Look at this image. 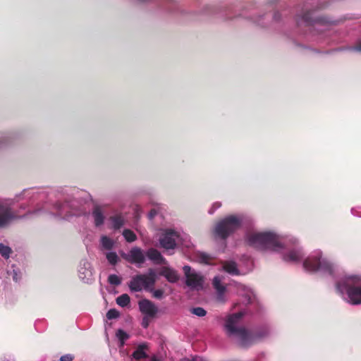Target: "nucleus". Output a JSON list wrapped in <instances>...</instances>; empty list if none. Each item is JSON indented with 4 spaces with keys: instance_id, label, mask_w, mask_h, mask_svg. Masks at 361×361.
Masks as SVG:
<instances>
[{
    "instance_id": "nucleus-1",
    "label": "nucleus",
    "mask_w": 361,
    "mask_h": 361,
    "mask_svg": "<svg viewBox=\"0 0 361 361\" xmlns=\"http://www.w3.org/2000/svg\"><path fill=\"white\" fill-rule=\"evenodd\" d=\"M245 240L249 245L258 250L279 254L286 262H300L305 256L299 240L293 235H281L274 231H251L247 233Z\"/></svg>"
},
{
    "instance_id": "nucleus-2",
    "label": "nucleus",
    "mask_w": 361,
    "mask_h": 361,
    "mask_svg": "<svg viewBox=\"0 0 361 361\" xmlns=\"http://www.w3.org/2000/svg\"><path fill=\"white\" fill-rule=\"evenodd\" d=\"M245 314V312L240 310L237 313L228 315L224 324L226 334L235 338L238 343L243 347L247 346L254 338L261 339L269 336L272 331L271 326L266 324L259 327L252 336L241 324L242 318Z\"/></svg>"
},
{
    "instance_id": "nucleus-3",
    "label": "nucleus",
    "mask_w": 361,
    "mask_h": 361,
    "mask_svg": "<svg viewBox=\"0 0 361 361\" xmlns=\"http://www.w3.org/2000/svg\"><path fill=\"white\" fill-rule=\"evenodd\" d=\"M38 194V190L35 188L24 189L15 195L14 197H0V228L10 226L15 221L21 219L32 214L42 212L40 209L28 212L25 215H20L18 210H14L13 206L20 200H31Z\"/></svg>"
},
{
    "instance_id": "nucleus-4",
    "label": "nucleus",
    "mask_w": 361,
    "mask_h": 361,
    "mask_svg": "<svg viewBox=\"0 0 361 361\" xmlns=\"http://www.w3.org/2000/svg\"><path fill=\"white\" fill-rule=\"evenodd\" d=\"M304 269L310 273L334 277L339 271L338 265L329 259L320 249L312 251L302 262Z\"/></svg>"
},
{
    "instance_id": "nucleus-5",
    "label": "nucleus",
    "mask_w": 361,
    "mask_h": 361,
    "mask_svg": "<svg viewBox=\"0 0 361 361\" xmlns=\"http://www.w3.org/2000/svg\"><path fill=\"white\" fill-rule=\"evenodd\" d=\"M336 292L352 305H361V274H345L336 282Z\"/></svg>"
},
{
    "instance_id": "nucleus-6",
    "label": "nucleus",
    "mask_w": 361,
    "mask_h": 361,
    "mask_svg": "<svg viewBox=\"0 0 361 361\" xmlns=\"http://www.w3.org/2000/svg\"><path fill=\"white\" fill-rule=\"evenodd\" d=\"M245 221L243 214L229 215L219 221L213 229V235L216 240H222L226 247V238L238 230Z\"/></svg>"
},
{
    "instance_id": "nucleus-7",
    "label": "nucleus",
    "mask_w": 361,
    "mask_h": 361,
    "mask_svg": "<svg viewBox=\"0 0 361 361\" xmlns=\"http://www.w3.org/2000/svg\"><path fill=\"white\" fill-rule=\"evenodd\" d=\"M156 280V271L149 269L147 274L133 276L128 283V287L131 292H140L142 290H148L150 288H153Z\"/></svg>"
},
{
    "instance_id": "nucleus-8",
    "label": "nucleus",
    "mask_w": 361,
    "mask_h": 361,
    "mask_svg": "<svg viewBox=\"0 0 361 361\" xmlns=\"http://www.w3.org/2000/svg\"><path fill=\"white\" fill-rule=\"evenodd\" d=\"M54 208L55 212L52 214L64 219L80 216L84 213L80 209L79 202L76 200H71L64 202H57L54 204Z\"/></svg>"
},
{
    "instance_id": "nucleus-9",
    "label": "nucleus",
    "mask_w": 361,
    "mask_h": 361,
    "mask_svg": "<svg viewBox=\"0 0 361 361\" xmlns=\"http://www.w3.org/2000/svg\"><path fill=\"white\" fill-rule=\"evenodd\" d=\"M182 240L180 233L173 229L163 230L159 237L160 247L167 251L175 249Z\"/></svg>"
},
{
    "instance_id": "nucleus-10",
    "label": "nucleus",
    "mask_w": 361,
    "mask_h": 361,
    "mask_svg": "<svg viewBox=\"0 0 361 361\" xmlns=\"http://www.w3.org/2000/svg\"><path fill=\"white\" fill-rule=\"evenodd\" d=\"M185 277V284L192 290H202L204 286V278L194 269H191L190 266L183 267Z\"/></svg>"
},
{
    "instance_id": "nucleus-11",
    "label": "nucleus",
    "mask_w": 361,
    "mask_h": 361,
    "mask_svg": "<svg viewBox=\"0 0 361 361\" xmlns=\"http://www.w3.org/2000/svg\"><path fill=\"white\" fill-rule=\"evenodd\" d=\"M252 269V262L249 257L246 258V268L245 269L240 268L235 262L232 259L226 260L222 263V269L231 275L245 274Z\"/></svg>"
},
{
    "instance_id": "nucleus-12",
    "label": "nucleus",
    "mask_w": 361,
    "mask_h": 361,
    "mask_svg": "<svg viewBox=\"0 0 361 361\" xmlns=\"http://www.w3.org/2000/svg\"><path fill=\"white\" fill-rule=\"evenodd\" d=\"M121 257L128 262L140 267L145 262V253L138 247H132L128 252H122Z\"/></svg>"
},
{
    "instance_id": "nucleus-13",
    "label": "nucleus",
    "mask_w": 361,
    "mask_h": 361,
    "mask_svg": "<svg viewBox=\"0 0 361 361\" xmlns=\"http://www.w3.org/2000/svg\"><path fill=\"white\" fill-rule=\"evenodd\" d=\"M78 277L84 283H90L94 279V271L90 262L82 259L78 267Z\"/></svg>"
},
{
    "instance_id": "nucleus-14",
    "label": "nucleus",
    "mask_w": 361,
    "mask_h": 361,
    "mask_svg": "<svg viewBox=\"0 0 361 361\" xmlns=\"http://www.w3.org/2000/svg\"><path fill=\"white\" fill-rule=\"evenodd\" d=\"M139 310L146 316L154 317L158 312L157 307L149 300L142 299L138 302Z\"/></svg>"
},
{
    "instance_id": "nucleus-15",
    "label": "nucleus",
    "mask_w": 361,
    "mask_h": 361,
    "mask_svg": "<svg viewBox=\"0 0 361 361\" xmlns=\"http://www.w3.org/2000/svg\"><path fill=\"white\" fill-rule=\"evenodd\" d=\"M236 288L237 293L242 298L244 305L251 303L255 299L254 293L250 288L240 283H238Z\"/></svg>"
},
{
    "instance_id": "nucleus-16",
    "label": "nucleus",
    "mask_w": 361,
    "mask_h": 361,
    "mask_svg": "<svg viewBox=\"0 0 361 361\" xmlns=\"http://www.w3.org/2000/svg\"><path fill=\"white\" fill-rule=\"evenodd\" d=\"M212 285L216 292V300L220 302H224L226 298L224 293L226 292V286L222 283V276H216L212 281Z\"/></svg>"
},
{
    "instance_id": "nucleus-17",
    "label": "nucleus",
    "mask_w": 361,
    "mask_h": 361,
    "mask_svg": "<svg viewBox=\"0 0 361 361\" xmlns=\"http://www.w3.org/2000/svg\"><path fill=\"white\" fill-rule=\"evenodd\" d=\"M312 13L307 12L303 14L301 18L298 19L299 22H304L306 24H313L314 26H319L322 25H326L330 23L329 20L323 17H319L315 19H313L312 17Z\"/></svg>"
},
{
    "instance_id": "nucleus-18",
    "label": "nucleus",
    "mask_w": 361,
    "mask_h": 361,
    "mask_svg": "<svg viewBox=\"0 0 361 361\" xmlns=\"http://www.w3.org/2000/svg\"><path fill=\"white\" fill-rule=\"evenodd\" d=\"M7 275L11 277L15 283H20L23 279V271L21 268L14 264L8 265L7 267Z\"/></svg>"
},
{
    "instance_id": "nucleus-19",
    "label": "nucleus",
    "mask_w": 361,
    "mask_h": 361,
    "mask_svg": "<svg viewBox=\"0 0 361 361\" xmlns=\"http://www.w3.org/2000/svg\"><path fill=\"white\" fill-rule=\"evenodd\" d=\"M145 256L155 264H162L166 263L165 258L161 252L155 248H149L147 250Z\"/></svg>"
},
{
    "instance_id": "nucleus-20",
    "label": "nucleus",
    "mask_w": 361,
    "mask_h": 361,
    "mask_svg": "<svg viewBox=\"0 0 361 361\" xmlns=\"http://www.w3.org/2000/svg\"><path fill=\"white\" fill-rule=\"evenodd\" d=\"M160 275L165 277L170 283H175L179 279L176 271L169 267H162L160 270Z\"/></svg>"
},
{
    "instance_id": "nucleus-21",
    "label": "nucleus",
    "mask_w": 361,
    "mask_h": 361,
    "mask_svg": "<svg viewBox=\"0 0 361 361\" xmlns=\"http://www.w3.org/2000/svg\"><path fill=\"white\" fill-rule=\"evenodd\" d=\"M92 216L93 218L94 224L96 227H99L103 225L105 217L103 212L100 208H94L92 211Z\"/></svg>"
},
{
    "instance_id": "nucleus-22",
    "label": "nucleus",
    "mask_w": 361,
    "mask_h": 361,
    "mask_svg": "<svg viewBox=\"0 0 361 361\" xmlns=\"http://www.w3.org/2000/svg\"><path fill=\"white\" fill-rule=\"evenodd\" d=\"M109 221L111 228L114 230H118L125 224V219L122 214H116L110 217Z\"/></svg>"
},
{
    "instance_id": "nucleus-23",
    "label": "nucleus",
    "mask_w": 361,
    "mask_h": 361,
    "mask_svg": "<svg viewBox=\"0 0 361 361\" xmlns=\"http://www.w3.org/2000/svg\"><path fill=\"white\" fill-rule=\"evenodd\" d=\"M147 345L146 343H141L138 345L137 349L133 352L132 356L135 360H141L147 357V353L145 351Z\"/></svg>"
},
{
    "instance_id": "nucleus-24",
    "label": "nucleus",
    "mask_w": 361,
    "mask_h": 361,
    "mask_svg": "<svg viewBox=\"0 0 361 361\" xmlns=\"http://www.w3.org/2000/svg\"><path fill=\"white\" fill-rule=\"evenodd\" d=\"M100 244L102 249L111 250L115 245V242L111 238L106 235H102L100 238Z\"/></svg>"
},
{
    "instance_id": "nucleus-25",
    "label": "nucleus",
    "mask_w": 361,
    "mask_h": 361,
    "mask_svg": "<svg viewBox=\"0 0 361 361\" xmlns=\"http://www.w3.org/2000/svg\"><path fill=\"white\" fill-rule=\"evenodd\" d=\"M213 257L204 252H198L196 254V259L202 264H209L212 260Z\"/></svg>"
},
{
    "instance_id": "nucleus-26",
    "label": "nucleus",
    "mask_w": 361,
    "mask_h": 361,
    "mask_svg": "<svg viewBox=\"0 0 361 361\" xmlns=\"http://www.w3.org/2000/svg\"><path fill=\"white\" fill-rule=\"evenodd\" d=\"M130 296L126 294H122L116 298V303L121 307H126L130 305Z\"/></svg>"
},
{
    "instance_id": "nucleus-27",
    "label": "nucleus",
    "mask_w": 361,
    "mask_h": 361,
    "mask_svg": "<svg viewBox=\"0 0 361 361\" xmlns=\"http://www.w3.org/2000/svg\"><path fill=\"white\" fill-rule=\"evenodd\" d=\"M122 235L128 243H133L137 240V235L130 229H124Z\"/></svg>"
},
{
    "instance_id": "nucleus-28",
    "label": "nucleus",
    "mask_w": 361,
    "mask_h": 361,
    "mask_svg": "<svg viewBox=\"0 0 361 361\" xmlns=\"http://www.w3.org/2000/svg\"><path fill=\"white\" fill-rule=\"evenodd\" d=\"M12 249L8 245L4 243H0V255L2 257L8 259L10 257Z\"/></svg>"
},
{
    "instance_id": "nucleus-29",
    "label": "nucleus",
    "mask_w": 361,
    "mask_h": 361,
    "mask_svg": "<svg viewBox=\"0 0 361 361\" xmlns=\"http://www.w3.org/2000/svg\"><path fill=\"white\" fill-rule=\"evenodd\" d=\"M106 258L112 265H115L118 263L119 258L118 255L115 252H108L106 253Z\"/></svg>"
},
{
    "instance_id": "nucleus-30",
    "label": "nucleus",
    "mask_w": 361,
    "mask_h": 361,
    "mask_svg": "<svg viewBox=\"0 0 361 361\" xmlns=\"http://www.w3.org/2000/svg\"><path fill=\"white\" fill-rule=\"evenodd\" d=\"M108 281L110 284L118 286L121 283V278L116 274H110L108 277Z\"/></svg>"
},
{
    "instance_id": "nucleus-31",
    "label": "nucleus",
    "mask_w": 361,
    "mask_h": 361,
    "mask_svg": "<svg viewBox=\"0 0 361 361\" xmlns=\"http://www.w3.org/2000/svg\"><path fill=\"white\" fill-rule=\"evenodd\" d=\"M116 336L121 341V345H123L125 341L129 338V336L122 329L117 331Z\"/></svg>"
},
{
    "instance_id": "nucleus-32",
    "label": "nucleus",
    "mask_w": 361,
    "mask_h": 361,
    "mask_svg": "<svg viewBox=\"0 0 361 361\" xmlns=\"http://www.w3.org/2000/svg\"><path fill=\"white\" fill-rule=\"evenodd\" d=\"M190 312L193 314L200 317L205 316L207 314V311L204 308L200 307H193L191 309Z\"/></svg>"
},
{
    "instance_id": "nucleus-33",
    "label": "nucleus",
    "mask_w": 361,
    "mask_h": 361,
    "mask_svg": "<svg viewBox=\"0 0 361 361\" xmlns=\"http://www.w3.org/2000/svg\"><path fill=\"white\" fill-rule=\"evenodd\" d=\"M119 312L116 309H110L106 313V317L109 319H116L119 317Z\"/></svg>"
},
{
    "instance_id": "nucleus-34",
    "label": "nucleus",
    "mask_w": 361,
    "mask_h": 361,
    "mask_svg": "<svg viewBox=\"0 0 361 361\" xmlns=\"http://www.w3.org/2000/svg\"><path fill=\"white\" fill-rule=\"evenodd\" d=\"M148 290L152 293L153 297L155 298L161 299L163 298L164 291L161 289L154 290L152 288H150Z\"/></svg>"
},
{
    "instance_id": "nucleus-35",
    "label": "nucleus",
    "mask_w": 361,
    "mask_h": 361,
    "mask_svg": "<svg viewBox=\"0 0 361 361\" xmlns=\"http://www.w3.org/2000/svg\"><path fill=\"white\" fill-rule=\"evenodd\" d=\"M221 207V203L219 202H215L212 204L209 209L208 210V213L209 214H213L218 209Z\"/></svg>"
},
{
    "instance_id": "nucleus-36",
    "label": "nucleus",
    "mask_w": 361,
    "mask_h": 361,
    "mask_svg": "<svg viewBox=\"0 0 361 361\" xmlns=\"http://www.w3.org/2000/svg\"><path fill=\"white\" fill-rule=\"evenodd\" d=\"M350 212L354 216L361 218V206L353 207Z\"/></svg>"
},
{
    "instance_id": "nucleus-37",
    "label": "nucleus",
    "mask_w": 361,
    "mask_h": 361,
    "mask_svg": "<svg viewBox=\"0 0 361 361\" xmlns=\"http://www.w3.org/2000/svg\"><path fill=\"white\" fill-rule=\"evenodd\" d=\"M74 356L72 354H66L60 357V361H73Z\"/></svg>"
},
{
    "instance_id": "nucleus-38",
    "label": "nucleus",
    "mask_w": 361,
    "mask_h": 361,
    "mask_svg": "<svg viewBox=\"0 0 361 361\" xmlns=\"http://www.w3.org/2000/svg\"><path fill=\"white\" fill-rule=\"evenodd\" d=\"M151 317L149 316H146L145 315L142 318V326L145 329L147 328L148 326H149V318H150Z\"/></svg>"
},
{
    "instance_id": "nucleus-39",
    "label": "nucleus",
    "mask_w": 361,
    "mask_h": 361,
    "mask_svg": "<svg viewBox=\"0 0 361 361\" xmlns=\"http://www.w3.org/2000/svg\"><path fill=\"white\" fill-rule=\"evenodd\" d=\"M350 49L354 51H361V39L357 42L356 45L351 47Z\"/></svg>"
},
{
    "instance_id": "nucleus-40",
    "label": "nucleus",
    "mask_w": 361,
    "mask_h": 361,
    "mask_svg": "<svg viewBox=\"0 0 361 361\" xmlns=\"http://www.w3.org/2000/svg\"><path fill=\"white\" fill-rule=\"evenodd\" d=\"M157 215V212L155 209H152L149 214L148 216L149 219H152Z\"/></svg>"
},
{
    "instance_id": "nucleus-41",
    "label": "nucleus",
    "mask_w": 361,
    "mask_h": 361,
    "mask_svg": "<svg viewBox=\"0 0 361 361\" xmlns=\"http://www.w3.org/2000/svg\"><path fill=\"white\" fill-rule=\"evenodd\" d=\"M193 361H207V360L201 357L195 356V357H193Z\"/></svg>"
},
{
    "instance_id": "nucleus-42",
    "label": "nucleus",
    "mask_w": 361,
    "mask_h": 361,
    "mask_svg": "<svg viewBox=\"0 0 361 361\" xmlns=\"http://www.w3.org/2000/svg\"><path fill=\"white\" fill-rule=\"evenodd\" d=\"M180 361H193V357H192L191 358L183 357V358L180 359Z\"/></svg>"
},
{
    "instance_id": "nucleus-43",
    "label": "nucleus",
    "mask_w": 361,
    "mask_h": 361,
    "mask_svg": "<svg viewBox=\"0 0 361 361\" xmlns=\"http://www.w3.org/2000/svg\"><path fill=\"white\" fill-rule=\"evenodd\" d=\"M27 208V206L24 204H22L19 206V209L25 210Z\"/></svg>"
},
{
    "instance_id": "nucleus-44",
    "label": "nucleus",
    "mask_w": 361,
    "mask_h": 361,
    "mask_svg": "<svg viewBox=\"0 0 361 361\" xmlns=\"http://www.w3.org/2000/svg\"><path fill=\"white\" fill-rule=\"evenodd\" d=\"M136 3H145L149 1V0H133Z\"/></svg>"
},
{
    "instance_id": "nucleus-45",
    "label": "nucleus",
    "mask_w": 361,
    "mask_h": 361,
    "mask_svg": "<svg viewBox=\"0 0 361 361\" xmlns=\"http://www.w3.org/2000/svg\"><path fill=\"white\" fill-rule=\"evenodd\" d=\"M2 361H13V359L4 357Z\"/></svg>"
},
{
    "instance_id": "nucleus-46",
    "label": "nucleus",
    "mask_w": 361,
    "mask_h": 361,
    "mask_svg": "<svg viewBox=\"0 0 361 361\" xmlns=\"http://www.w3.org/2000/svg\"><path fill=\"white\" fill-rule=\"evenodd\" d=\"M150 361H159L158 359L155 358V357H153L151 359Z\"/></svg>"
},
{
    "instance_id": "nucleus-47",
    "label": "nucleus",
    "mask_w": 361,
    "mask_h": 361,
    "mask_svg": "<svg viewBox=\"0 0 361 361\" xmlns=\"http://www.w3.org/2000/svg\"><path fill=\"white\" fill-rule=\"evenodd\" d=\"M274 18H275L276 20H278V16H277V14H276V13L274 15Z\"/></svg>"
},
{
    "instance_id": "nucleus-48",
    "label": "nucleus",
    "mask_w": 361,
    "mask_h": 361,
    "mask_svg": "<svg viewBox=\"0 0 361 361\" xmlns=\"http://www.w3.org/2000/svg\"><path fill=\"white\" fill-rule=\"evenodd\" d=\"M237 305H238V304H237V303L234 304V305H233V308H235Z\"/></svg>"
}]
</instances>
